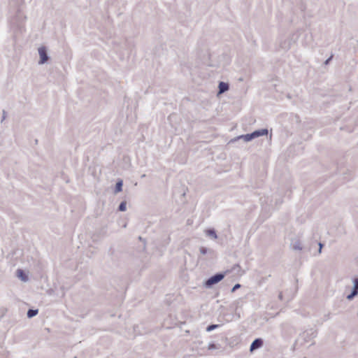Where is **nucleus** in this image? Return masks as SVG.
Instances as JSON below:
<instances>
[{
  "label": "nucleus",
  "mask_w": 358,
  "mask_h": 358,
  "mask_svg": "<svg viewBox=\"0 0 358 358\" xmlns=\"http://www.w3.org/2000/svg\"><path fill=\"white\" fill-rule=\"evenodd\" d=\"M229 271H226L224 273H217L211 277H210L208 280H206L204 282V286L206 288H210L213 287V285L218 283L220 282L225 276V274L228 273Z\"/></svg>",
  "instance_id": "nucleus-1"
},
{
  "label": "nucleus",
  "mask_w": 358,
  "mask_h": 358,
  "mask_svg": "<svg viewBox=\"0 0 358 358\" xmlns=\"http://www.w3.org/2000/svg\"><path fill=\"white\" fill-rule=\"evenodd\" d=\"M25 19L26 17L23 16L21 13H19L15 18L13 20L12 25L16 26L19 31H22L24 30V22Z\"/></svg>",
  "instance_id": "nucleus-2"
},
{
  "label": "nucleus",
  "mask_w": 358,
  "mask_h": 358,
  "mask_svg": "<svg viewBox=\"0 0 358 358\" xmlns=\"http://www.w3.org/2000/svg\"><path fill=\"white\" fill-rule=\"evenodd\" d=\"M38 51L40 56L38 64H43L46 63L49 59L46 48L45 46H41L38 48Z\"/></svg>",
  "instance_id": "nucleus-3"
},
{
  "label": "nucleus",
  "mask_w": 358,
  "mask_h": 358,
  "mask_svg": "<svg viewBox=\"0 0 358 358\" xmlns=\"http://www.w3.org/2000/svg\"><path fill=\"white\" fill-rule=\"evenodd\" d=\"M264 341L262 338H258L255 339L250 345V350L251 352L257 350L263 346Z\"/></svg>",
  "instance_id": "nucleus-4"
},
{
  "label": "nucleus",
  "mask_w": 358,
  "mask_h": 358,
  "mask_svg": "<svg viewBox=\"0 0 358 358\" xmlns=\"http://www.w3.org/2000/svg\"><path fill=\"white\" fill-rule=\"evenodd\" d=\"M316 331L313 329H310L309 331H306L303 333L302 336L306 342L309 341L311 338H315L316 336Z\"/></svg>",
  "instance_id": "nucleus-5"
},
{
  "label": "nucleus",
  "mask_w": 358,
  "mask_h": 358,
  "mask_svg": "<svg viewBox=\"0 0 358 358\" xmlns=\"http://www.w3.org/2000/svg\"><path fill=\"white\" fill-rule=\"evenodd\" d=\"M229 89V85L227 83L220 82L218 85V94H223L228 91Z\"/></svg>",
  "instance_id": "nucleus-6"
},
{
  "label": "nucleus",
  "mask_w": 358,
  "mask_h": 358,
  "mask_svg": "<svg viewBox=\"0 0 358 358\" xmlns=\"http://www.w3.org/2000/svg\"><path fill=\"white\" fill-rule=\"evenodd\" d=\"M292 40L290 38H286L280 43V47L284 50H287L291 48Z\"/></svg>",
  "instance_id": "nucleus-7"
},
{
  "label": "nucleus",
  "mask_w": 358,
  "mask_h": 358,
  "mask_svg": "<svg viewBox=\"0 0 358 358\" xmlns=\"http://www.w3.org/2000/svg\"><path fill=\"white\" fill-rule=\"evenodd\" d=\"M268 132V131L267 129H262L255 130V131H253L252 133L255 138H256L262 136L267 135Z\"/></svg>",
  "instance_id": "nucleus-8"
},
{
  "label": "nucleus",
  "mask_w": 358,
  "mask_h": 358,
  "mask_svg": "<svg viewBox=\"0 0 358 358\" xmlns=\"http://www.w3.org/2000/svg\"><path fill=\"white\" fill-rule=\"evenodd\" d=\"M291 247L294 250H301L303 248L301 243L299 239L292 241L291 243Z\"/></svg>",
  "instance_id": "nucleus-9"
},
{
  "label": "nucleus",
  "mask_w": 358,
  "mask_h": 358,
  "mask_svg": "<svg viewBox=\"0 0 358 358\" xmlns=\"http://www.w3.org/2000/svg\"><path fill=\"white\" fill-rule=\"evenodd\" d=\"M206 234L208 236L210 237L211 238L217 239V238L216 231L214 229H209L206 230Z\"/></svg>",
  "instance_id": "nucleus-10"
},
{
  "label": "nucleus",
  "mask_w": 358,
  "mask_h": 358,
  "mask_svg": "<svg viewBox=\"0 0 358 358\" xmlns=\"http://www.w3.org/2000/svg\"><path fill=\"white\" fill-rule=\"evenodd\" d=\"M238 139H243V141L245 142H249L250 141H252L250 138V136L248 135V134H245V135H241L235 138H234L233 140H231V141H236V140H238Z\"/></svg>",
  "instance_id": "nucleus-11"
},
{
  "label": "nucleus",
  "mask_w": 358,
  "mask_h": 358,
  "mask_svg": "<svg viewBox=\"0 0 358 358\" xmlns=\"http://www.w3.org/2000/svg\"><path fill=\"white\" fill-rule=\"evenodd\" d=\"M122 185H123L122 180H118L115 185V193L121 192L122 190Z\"/></svg>",
  "instance_id": "nucleus-12"
},
{
  "label": "nucleus",
  "mask_w": 358,
  "mask_h": 358,
  "mask_svg": "<svg viewBox=\"0 0 358 358\" xmlns=\"http://www.w3.org/2000/svg\"><path fill=\"white\" fill-rule=\"evenodd\" d=\"M38 313V309H29L27 313V315L29 318H31L36 316Z\"/></svg>",
  "instance_id": "nucleus-13"
},
{
  "label": "nucleus",
  "mask_w": 358,
  "mask_h": 358,
  "mask_svg": "<svg viewBox=\"0 0 358 358\" xmlns=\"http://www.w3.org/2000/svg\"><path fill=\"white\" fill-rule=\"evenodd\" d=\"M352 292L358 295V278H356L353 280V287Z\"/></svg>",
  "instance_id": "nucleus-14"
},
{
  "label": "nucleus",
  "mask_w": 358,
  "mask_h": 358,
  "mask_svg": "<svg viewBox=\"0 0 358 358\" xmlns=\"http://www.w3.org/2000/svg\"><path fill=\"white\" fill-rule=\"evenodd\" d=\"M17 275L19 278H20L23 281L27 280V276L25 275L24 271L21 269L17 270Z\"/></svg>",
  "instance_id": "nucleus-15"
},
{
  "label": "nucleus",
  "mask_w": 358,
  "mask_h": 358,
  "mask_svg": "<svg viewBox=\"0 0 358 358\" xmlns=\"http://www.w3.org/2000/svg\"><path fill=\"white\" fill-rule=\"evenodd\" d=\"M127 209V203L126 201H122L118 207V210L120 211H125Z\"/></svg>",
  "instance_id": "nucleus-16"
},
{
  "label": "nucleus",
  "mask_w": 358,
  "mask_h": 358,
  "mask_svg": "<svg viewBox=\"0 0 358 358\" xmlns=\"http://www.w3.org/2000/svg\"><path fill=\"white\" fill-rule=\"evenodd\" d=\"M199 250H200L201 254L203 255L207 254L208 252H213V250H208V248H206L205 247H201Z\"/></svg>",
  "instance_id": "nucleus-17"
},
{
  "label": "nucleus",
  "mask_w": 358,
  "mask_h": 358,
  "mask_svg": "<svg viewBox=\"0 0 358 358\" xmlns=\"http://www.w3.org/2000/svg\"><path fill=\"white\" fill-rule=\"evenodd\" d=\"M218 327H219L218 324H210V325L207 327L206 331H211L215 329L216 328H217Z\"/></svg>",
  "instance_id": "nucleus-18"
},
{
  "label": "nucleus",
  "mask_w": 358,
  "mask_h": 358,
  "mask_svg": "<svg viewBox=\"0 0 358 358\" xmlns=\"http://www.w3.org/2000/svg\"><path fill=\"white\" fill-rule=\"evenodd\" d=\"M357 296V294H355V292H351V293L347 296V299H348V300H352V299H354V297H355V296Z\"/></svg>",
  "instance_id": "nucleus-19"
},
{
  "label": "nucleus",
  "mask_w": 358,
  "mask_h": 358,
  "mask_svg": "<svg viewBox=\"0 0 358 358\" xmlns=\"http://www.w3.org/2000/svg\"><path fill=\"white\" fill-rule=\"evenodd\" d=\"M218 348L217 347V345L214 343H210L208 347V350H213V349H217Z\"/></svg>",
  "instance_id": "nucleus-20"
},
{
  "label": "nucleus",
  "mask_w": 358,
  "mask_h": 358,
  "mask_svg": "<svg viewBox=\"0 0 358 358\" xmlns=\"http://www.w3.org/2000/svg\"><path fill=\"white\" fill-rule=\"evenodd\" d=\"M241 287V285L237 283L231 289V292H234L236 289Z\"/></svg>",
  "instance_id": "nucleus-21"
},
{
  "label": "nucleus",
  "mask_w": 358,
  "mask_h": 358,
  "mask_svg": "<svg viewBox=\"0 0 358 358\" xmlns=\"http://www.w3.org/2000/svg\"><path fill=\"white\" fill-rule=\"evenodd\" d=\"M333 58V55H331L327 59H326V61L324 62V64H328L330 61Z\"/></svg>",
  "instance_id": "nucleus-22"
},
{
  "label": "nucleus",
  "mask_w": 358,
  "mask_h": 358,
  "mask_svg": "<svg viewBox=\"0 0 358 358\" xmlns=\"http://www.w3.org/2000/svg\"><path fill=\"white\" fill-rule=\"evenodd\" d=\"M241 267L238 264H235L233 268H232V270L233 271H236L237 269H239Z\"/></svg>",
  "instance_id": "nucleus-23"
},
{
  "label": "nucleus",
  "mask_w": 358,
  "mask_h": 358,
  "mask_svg": "<svg viewBox=\"0 0 358 358\" xmlns=\"http://www.w3.org/2000/svg\"><path fill=\"white\" fill-rule=\"evenodd\" d=\"M6 117V112L5 110H3V117H2L1 122H3L5 120Z\"/></svg>",
  "instance_id": "nucleus-24"
},
{
  "label": "nucleus",
  "mask_w": 358,
  "mask_h": 358,
  "mask_svg": "<svg viewBox=\"0 0 358 358\" xmlns=\"http://www.w3.org/2000/svg\"><path fill=\"white\" fill-rule=\"evenodd\" d=\"M282 292H280L279 294H278V299L280 300H282Z\"/></svg>",
  "instance_id": "nucleus-25"
},
{
  "label": "nucleus",
  "mask_w": 358,
  "mask_h": 358,
  "mask_svg": "<svg viewBox=\"0 0 358 358\" xmlns=\"http://www.w3.org/2000/svg\"><path fill=\"white\" fill-rule=\"evenodd\" d=\"M248 135L250 136V138L251 140H253L255 138L252 133L248 134Z\"/></svg>",
  "instance_id": "nucleus-26"
},
{
  "label": "nucleus",
  "mask_w": 358,
  "mask_h": 358,
  "mask_svg": "<svg viewBox=\"0 0 358 358\" xmlns=\"http://www.w3.org/2000/svg\"><path fill=\"white\" fill-rule=\"evenodd\" d=\"M319 248H320V250L322 249V247H323V244L322 243H319Z\"/></svg>",
  "instance_id": "nucleus-27"
},
{
  "label": "nucleus",
  "mask_w": 358,
  "mask_h": 358,
  "mask_svg": "<svg viewBox=\"0 0 358 358\" xmlns=\"http://www.w3.org/2000/svg\"><path fill=\"white\" fill-rule=\"evenodd\" d=\"M318 252H319V254H320L322 252V250H320V248H319V249H318Z\"/></svg>",
  "instance_id": "nucleus-28"
},
{
  "label": "nucleus",
  "mask_w": 358,
  "mask_h": 358,
  "mask_svg": "<svg viewBox=\"0 0 358 358\" xmlns=\"http://www.w3.org/2000/svg\"><path fill=\"white\" fill-rule=\"evenodd\" d=\"M139 240L142 241L143 240L142 237L139 236Z\"/></svg>",
  "instance_id": "nucleus-29"
},
{
  "label": "nucleus",
  "mask_w": 358,
  "mask_h": 358,
  "mask_svg": "<svg viewBox=\"0 0 358 358\" xmlns=\"http://www.w3.org/2000/svg\"><path fill=\"white\" fill-rule=\"evenodd\" d=\"M303 358H306V357H303Z\"/></svg>",
  "instance_id": "nucleus-30"
}]
</instances>
